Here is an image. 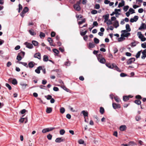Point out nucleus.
<instances>
[{"label":"nucleus","mask_w":146,"mask_h":146,"mask_svg":"<svg viewBox=\"0 0 146 146\" xmlns=\"http://www.w3.org/2000/svg\"><path fill=\"white\" fill-rule=\"evenodd\" d=\"M127 30H125L121 31V36L127 37L129 36L130 35V33H127Z\"/></svg>","instance_id":"1"},{"label":"nucleus","mask_w":146,"mask_h":146,"mask_svg":"<svg viewBox=\"0 0 146 146\" xmlns=\"http://www.w3.org/2000/svg\"><path fill=\"white\" fill-rule=\"evenodd\" d=\"M137 35L139 38L142 41H144L146 40V38L144 37L141 32H138Z\"/></svg>","instance_id":"2"},{"label":"nucleus","mask_w":146,"mask_h":146,"mask_svg":"<svg viewBox=\"0 0 146 146\" xmlns=\"http://www.w3.org/2000/svg\"><path fill=\"white\" fill-rule=\"evenodd\" d=\"M102 55L99 54L98 57V59L101 63L104 64L106 62V60L104 58H102Z\"/></svg>","instance_id":"3"},{"label":"nucleus","mask_w":146,"mask_h":146,"mask_svg":"<svg viewBox=\"0 0 146 146\" xmlns=\"http://www.w3.org/2000/svg\"><path fill=\"white\" fill-rule=\"evenodd\" d=\"M24 44L27 47L29 48L32 49L33 47L32 44L27 42H25Z\"/></svg>","instance_id":"4"},{"label":"nucleus","mask_w":146,"mask_h":146,"mask_svg":"<svg viewBox=\"0 0 146 146\" xmlns=\"http://www.w3.org/2000/svg\"><path fill=\"white\" fill-rule=\"evenodd\" d=\"M135 60V58H130L127 62V64H131Z\"/></svg>","instance_id":"5"},{"label":"nucleus","mask_w":146,"mask_h":146,"mask_svg":"<svg viewBox=\"0 0 146 146\" xmlns=\"http://www.w3.org/2000/svg\"><path fill=\"white\" fill-rule=\"evenodd\" d=\"M112 106L113 108L115 109L117 108H120L121 107L120 106L119 104L115 103H113Z\"/></svg>","instance_id":"6"},{"label":"nucleus","mask_w":146,"mask_h":146,"mask_svg":"<svg viewBox=\"0 0 146 146\" xmlns=\"http://www.w3.org/2000/svg\"><path fill=\"white\" fill-rule=\"evenodd\" d=\"M73 7L74 9L78 11H80L81 9V7L80 5H77L74 4L73 5Z\"/></svg>","instance_id":"7"},{"label":"nucleus","mask_w":146,"mask_h":146,"mask_svg":"<svg viewBox=\"0 0 146 146\" xmlns=\"http://www.w3.org/2000/svg\"><path fill=\"white\" fill-rule=\"evenodd\" d=\"M42 70V66H40L37 68V69L35 70V71L36 73L39 74L40 73V70Z\"/></svg>","instance_id":"8"},{"label":"nucleus","mask_w":146,"mask_h":146,"mask_svg":"<svg viewBox=\"0 0 146 146\" xmlns=\"http://www.w3.org/2000/svg\"><path fill=\"white\" fill-rule=\"evenodd\" d=\"M34 57L35 58H37L40 60V59L41 58L40 54L39 52L35 53L34 55Z\"/></svg>","instance_id":"9"},{"label":"nucleus","mask_w":146,"mask_h":146,"mask_svg":"<svg viewBox=\"0 0 146 146\" xmlns=\"http://www.w3.org/2000/svg\"><path fill=\"white\" fill-rule=\"evenodd\" d=\"M95 45L94 43L89 42V43L88 48L89 49L95 47Z\"/></svg>","instance_id":"10"},{"label":"nucleus","mask_w":146,"mask_h":146,"mask_svg":"<svg viewBox=\"0 0 146 146\" xmlns=\"http://www.w3.org/2000/svg\"><path fill=\"white\" fill-rule=\"evenodd\" d=\"M109 14H107L103 16V17H104V19H105L104 21V22H106L107 21V20H108V19L109 18Z\"/></svg>","instance_id":"11"},{"label":"nucleus","mask_w":146,"mask_h":146,"mask_svg":"<svg viewBox=\"0 0 146 146\" xmlns=\"http://www.w3.org/2000/svg\"><path fill=\"white\" fill-rule=\"evenodd\" d=\"M126 128V126L125 125H122L119 127V129L121 131H125Z\"/></svg>","instance_id":"12"},{"label":"nucleus","mask_w":146,"mask_h":146,"mask_svg":"<svg viewBox=\"0 0 146 146\" xmlns=\"http://www.w3.org/2000/svg\"><path fill=\"white\" fill-rule=\"evenodd\" d=\"M64 141V139H62L61 137H58L56 139L55 142L57 143H60Z\"/></svg>","instance_id":"13"},{"label":"nucleus","mask_w":146,"mask_h":146,"mask_svg":"<svg viewBox=\"0 0 146 146\" xmlns=\"http://www.w3.org/2000/svg\"><path fill=\"white\" fill-rule=\"evenodd\" d=\"M34 64H35V63L34 62L32 61L30 62L29 63L28 66L29 68H32L34 66Z\"/></svg>","instance_id":"14"},{"label":"nucleus","mask_w":146,"mask_h":146,"mask_svg":"<svg viewBox=\"0 0 146 146\" xmlns=\"http://www.w3.org/2000/svg\"><path fill=\"white\" fill-rule=\"evenodd\" d=\"M29 32L31 35L34 36L36 35V33L34 32V30L33 29L29 30Z\"/></svg>","instance_id":"15"},{"label":"nucleus","mask_w":146,"mask_h":146,"mask_svg":"<svg viewBox=\"0 0 146 146\" xmlns=\"http://www.w3.org/2000/svg\"><path fill=\"white\" fill-rule=\"evenodd\" d=\"M125 5V1L123 0H122L121 2L119 3L118 5V7H120L123 6Z\"/></svg>","instance_id":"16"},{"label":"nucleus","mask_w":146,"mask_h":146,"mask_svg":"<svg viewBox=\"0 0 146 146\" xmlns=\"http://www.w3.org/2000/svg\"><path fill=\"white\" fill-rule=\"evenodd\" d=\"M47 40L49 42L51 46H54V45H53L52 44L53 40L50 37L48 38L47 39Z\"/></svg>","instance_id":"17"},{"label":"nucleus","mask_w":146,"mask_h":146,"mask_svg":"<svg viewBox=\"0 0 146 146\" xmlns=\"http://www.w3.org/2000/svg\"><path fill=\"white\" fill-rule=\"evenodd\" d=\"M113 25L114 27L116 28H117V27H118L119 26V25L118 21L116 20L115 21V22L113 24Z\"/></svg>","instance_id":"18"},{"label":"nucleus","mask_w":146,"mask_h":146,"mask_svg":"<svg viewBox=\"0 0 146 146\" xmlns=\"http://www.w3.org/2000/svg\"><path fill=\"white\" fill-rule=\"evenodd\" d=\"M52 111V109L50 107H47L46 112L47 113H50Z\"/></svg>","instance_id":"19"},{"label":"nucleus","mask_w":146,"mask_h":146,"mask_svg":"<svg viewBox=\"0 0 146 146\" xmlns=\"http://www.w3.org/2000/svg\"><path fill=\"white\" fill-rule=\"evenodd\" d=\"M106 65L109 68H110L113 69V65L114 64H113L112 65H111L110 63H106Z\"/></svg>","instance_id":"20"},{"label":"nucleus","mask_w":146,"mask_h":146,"mask_svg":"<svg viewBox=\"0 0 146 146\" xmlns=\"http://www.w3.org/2000/svg\"><path fill=\"white\" fill-rule=\"evenodd\" d=\"M125 28L126 29L125 30H127V31L128 32H130L131 31V28L130 27L129 25V24H127L126 25Z\"/></svg>","instance_id":"21"},{"label":"nucleus","mask_w":146,"mask_h":146,"mask_svg":"<svg viewBox=\"0 0 146 146\" xmlns=\"http://www.w3.org/2000/svg\"><path fill=\"white\" fill-rule=\"evenodd\" d=\"M82 113L83 114V115L84 116V118H85L86 117L88 116V113L87 111L83 110L82 111Z\"/></svg>","instance_id":"22"},{"label":"nucleus","mask_w":146,"mask_h":146,"mask_svg":"<svg viewBox=\"0 0 146 146\" xmlns=\"http://www.w3.org/2000/svg\"><path fill=\"white\" fill-rule=\"evenodd\" d=\"M43 60L44 62H47L48 60V56L46 55H44L43 57Z\"/></svg>","instance_id":"23"},{"label":"nucleus","mask_w":146,"mask_h":146,"mask_svg":"<svg viewBox=\"0 0 146 146\" xmlns=\"http://www.w3.org/2000/svg\"><path fill=\"white\" fill-rule=\"evenodd\" d=\"M113 68L114 69V70H117V71H118V72H121V70H120L119 69V68H118V67L114 64V65H113Z\"/></svg>","instance_id":"24"},{"label":"nucleus","mask_w":146,"mask_h":146,"mask_svg":"<svg viewBox=\"0 0 146 146\" xmlns=\"http://www.w3.org/2000/svg\"><path fill=\"white\" fill-rule=\"evenodd\" d=\"M20 85L22 86V88L23 89H25L26 88V87L27 86V84H24L23 82H21L20 83Z\"/></svg>","instance_id":"25"},{"label":"nucleus","mask_w":146,"mask_h":146,"mask_svg":"<svg viewBox=\"0 0 146 146\" xmlns=\"http://www.w3.org/2000/svg\"><path fill=\"white\" fill-rule=\"evenodd\" d=\"M17 62H19V63L20 64H22L23 66H25L27 68L28 67V65H27V64L26 62H18L17 61Z\"/></svg>","instance_id":"26"},{"label":"nucleus","mask_w":146,"mask_h":146,"mask_svg":"<svg viewBox=\"0 0 146 146\" xmlns=\"http://www.w3.org/2000/svg\"><path fill=\"white\" fill-rule=\"evenodd\" d=\"M145 23H142L140 27L139 28V29L141 30L142 29H145Z\"/></svg>","instance_id":"27"},{"label":"nucleus","mask_w":146,"mask_h":146,"mask_svg":"<svg viewBox=\"0 0 146 146\" xmlns=\"http://www.w3.org/2000/svg\"><path fill=\"white\" fill-rule=\"evenodd\" d=\"M33 44L35 46H38V42L36 41L33 40L32 42Z\"/></svg>","instance_id":"28"},{"label":"nucleus","mask_w":146,"mask_h":146,"mask_svg":"<svg viewBox=\"0 0 146 146\" xmlns=\"http://www.w3.org/2000/svg\"><path fill=\"white\" fill-rule=\"evenodd\" d=\"M28 10L29 9L28 7H25L24 8L23 11L22 12L25 13V14L28 11Z\"/></svg>","instance_id":"29"},{"label":"nucleus","mask_w":146,"mask_h":146,"mask_svg":"<svg viewBox=\"0 0 146 146\" xmlns=\"http://www.w3.org/2000/svg\"><path fill=\"white\" fill-rule=\"evenodd\" d=\"M100 111L101 114H103L104 112V108L102 107H100Z\"/></svg>","instance_id":"30"},{"label":"nucleus","mask_w":146,"mask_h":146,"mask_svg":"<svg viewBox=\"0 0 146 146\" xmlns=\"http://www.w3.org/2000/svg\"><path fill=\"white\" fill-rule=\"evenodd\" d=\"M125 39V38L123 36H121L118 39V41L119 42H121Z\"/></svg>","instance_id":"31"},{"label":"nucleus","mask_w":146,"mask_h":146,"mask_svg":"<svg viewBox=\"0 0 146 146\" xmlns=\"http://www.w3.org/2000/svg\"><path fill=\"white\" fill-rule=\"evenodd\" d=\"M24 119H26V121L25 122V123H27V118H21V119H20L19 121L22 123H23L24 121Z\"/></svg>","instance_id":"32"},{"label":"nucleus","mask_w":146,"mask_h":146,"mask_svg":"<svg viewBox=\"0 0 146 146\" xmlns=\"http://www.w3.org/2000/svg\"><path fill=\"white\" fill-rule=\"evenodd\" d=\"M39 36L41 38H42L43 37L44 38L45 37V34L44 33L42 32H40Z\"/></svg>","instance_id":"33"},{"label":"nucleus","mask_w":146,"mask_h":146,"mask_svg":"<svg viewBox=\"0 0 146 146\" xmlns=\"http://www.w3.org/2000/svg\"><path fill=\"white\" fill-rule=\"evenodd\" d=\"M123 100L124 101H127L129 100V97L127 96H124L123 97Z\"/></svg>","instance_id":"34"},{"label":"nucleus","mask_w":146,"mask_h":146,"mask_svg":"<svg viewBox=\"0 0 146 146\" xmlns=\"http://www.w3.org/2000/svg\"><path fill=\"white\" fill-rule=\"evenodd\" d=\"M142 50H141L139 52H138L136 54V55L135 56L136 58H139L140 56L141 52Z\"/></svg>","instance_id":"35"},{"label":"nucleus","mask_w":146,"mask_h":146,"mask_svg":"<svg viewBox=\"0 0 146 146\" xmlns=\"http://www.w3.org/2000/svg\"><path fill=\"white\" fill-rule=\"evenodd\" d=\"M134 102L136 104L139 105L141 103V102L140 100H136L134 101Z\"/></svg>","instance_id":"36"},{"label":"nucleus","mask_w":146,"mask_h":146,"mask_svg":"<svg viewBox=\"0 0 146 146\" xmlns=\"http://www.w3.org/2000/svg\"><path fill=\"white\" fill-rule=\"evenodd\" d=\"M94 41L96 44H98L99 42V40L96 38H94Z\"/></svg>","instance_id":"37"},{"label":"nucleus","mask_w":146,"mask_h":146,"mask_svg":"<svg viewBox=\"0 0 146 146\" xmlns=\"http://www.w3.org/2000/svg\"><path fill=\"white\" fill-rule=\"evenodd\" d=\"M12 84L14 85H16L17 83V82L16 79H13L12 81Z\"/></svg>","instance_id":"38"},{"label":"nucleus","mask_w":146,"mask_h":146,"mask_svg":"<svg viewBox=\"0 0 146 146\" xmlns=\"http://www.w3.org/2000/svg\"><path fill=\"white\" fill-rule=\"evenodd\" d=\"M65 111V109L63 107L61 108L60 109V112L62 114Z\"/></svg>","instance_id":"39"},{"label":"nucleus","mask_w":146,"mask_h":146,"mask_svg":"<svg viewBox=\"0 0 146 146\" xmlns=\"http://www.w3.org/2000/svg\"><path fill=\"white\" fill-rule=\"evenodd\" d=\"M62 88L63 89L65 90L66 92H70V90L66 88L65 86H63Z\"/></svg>","instance_id":"40"},{"label":"nucleus","mask_w":146,"mask_h":146,"mask_svg":"<svg viewBox=\"0 0 146 146\" xmlns=\"http://www.w3.org/2000/svg\"><path fill=\"white\" fill-rule=\"evenodd\" d=\"M65 131L63 129H61L60 131V133L61 135H63L65 133Z\"/></svg>","instance_id":"41"},{"label":"nucleus","mask_w":146,"mask_h":146,"mask_svg":"<svg viewBox=\"0 0 146 146\" xmlns=\"http://www.w3.org/2000/svg\"><path fill=\"white\" fill-rule=\"evenodd\" d=\"M129 13H131V14L134 13H135V10L132 8H130L129 9Z\"/></svg>","instance_id":"42"},{"label":"nucleus","mask_w":146,"mask_h":146,"mask_svg":"<svg viewBox=\"0 0 146 146\" xmlns=\"http://www.w3.org/2000/svg\"><path fill=\"white\" fill-rule=\"evenodd\" d=\"M22 58L21 57V56L19 54H18L17 57V60L18 61H20L21 60Z\"/></svg>","instance_id":"43"},{"label":"nucleus","mask_w":146,"mask_h":146,"mask_svg":"<svg viewBox=\"0 0 146 146\" xmlns=\"http://www.w3.org/2000/svg\"><path fill=\"white\" fill-rule=\"evenodd\" d=\"M86 21V19H84L82 21H79L78 23V24L79 25H80L81 24H82L83 23H84Z\"/></svg>","instance_id":"44"},{"label":"nucleus","mask_w":146,"mask_h":146,"mask_svg":"<svg viewBox=\"0 0 146 146\" xmlns=\"http://www.w3.org/2000/svg\"><path fill=\"white\" fill-rule=\"evenodd\" d=\"M52 50L53 52L56 54H58L59 53V51L56 49H53Z\"/></svg>","instance_id":"45"},{"label":"nucleus","mask_w":146,"mask_h":146,"mask_svg":"<svg viewBox=\"0 0 146 146\" xmlns=\"http://www.w3.org/2000/svg\"><path fill=\"white\" fill-rule=\"evenodd\" d=\"M129 8V6L128 5L125 6H124L123 8V9L125 11H126Z\"/></svg>","instance_id":"46"},{"label":"nucleus","mask_w":146,"mask_h":146,"mask_svg":"<svg viewBox=\"0 0 146 146\" xmlns=\"http://www.w3.org/2000/svg\"><path fill=\"white\" fill-rule=\"evenodd\" d=\"M114 98L115 101L117 102H119V101H120L119 98L117 96H115L114 97Z\"/></svg>","instance_id":"47"},{"label":"nucleus","mask_w":146,"mask_h":146,"mask_svg":"<svg viewBox=\"0 0 146 146\" xmlns=\"http://www.w3.org/2000/svg\"><path fill=\"white\" fill-rule=\"evenodd\" d=\"M45 98H46L48 100L51 99L52 98V96L49 95L47 96H45Z\"/></svg>","instance_id":"48"},{"label":"nucleus","mask_w":146,"mask_h":146,"mask_svg":"<svg viewBox=\"0 0 146 146\" xmlns=\"http://www.w3.org/2000/svg\"><path fill=\"white\" fill-rule=\"evenodd\" d=\"M5 86L7 87L8 88L9 90H11V87L9 84L8 83H6L5 84Z\"/></svg>","instance_id":"49"},{"label":"nucleus","mask_w":146,"mask_h":146,"mask_svg":"<svg viewBox=\"0 0 146 146\" xmlns=\"http://www.w3.org/2000/svg\"><path fill=\"white\" fill-rule=\"evenodd\" d=\"M18 54L21 56H22L23 57H24L25 55V52L23 51H21Z\"/></svg>","instance_id":"50"},{"label":"nucleus","mask_w":146,"mask_h":146,"mask_svg":"<svg viewBox=\"0 0 146 146\" xmlns=\"http://www.w3.org/2000/svg\"><path fill=\"white\" fill-rule=\"evenodd\" d=\"M137 42H132L131 43V46L132 47H133L135 46H136V45H137Z\"/></svg>","instance_id":"51"},{"label":"nucleus","mask_w":146,"mask_h":146,"mask_svg":"<svg viewBox=\"0 0 146 146\" xmlns=\"http://www.w3.org/2000/svg\"><path fill=\"white\" fill-rule=\"evenodd\" d=\"M48 132V128L43 129H42V132L43 133H45Z\"/></svg>","instance_id":"52"},{"label":"nucleus","mask_w":146,"mask_h":146,"mask_svg":"<svg viewBox=\"0 0 146 146\" xmlns=\"http://www.w3.org/2000/svg\"><path fill=\"white\" fill-rule=\"evenodd\" d=\"M91 13L92 14H95L97 13L98 11L96 10H93L91 11Z\"/></svg>","instance_id":"53"},{"label":"nucleus","mask_w":146,"mask_h":146,"mask_svg":"<svg viewBox=\"0 0 146 146\" xmlns=\"http://www.w3.org/2000/svg\"><path fill=\"white\" fill-rule=\"evenodd\" d=\"M19 10L18 11L19 13L20 12V11L22 10L23 9V7L22 5H21L20 4H19Z\"/></svg>","instance_id":"54"},{"label":"nucleus","mask_w":146,"mask_h":146,"mask_svg":"<svg viewBox=\"0 0 146 146\" xmlns=\"http://www.w3.org/2000/svg\"><path fill=\"white\" fill-rule=\"evenodd\" d=\"M47 138L50 140L52 138V136L50 134H48L47 135Z\"/></svg>","instance_id":"55"},{"label":"nucleus","mask_w":146,"mask_h":146,"mask_svg":"<svg viewBox=\"0 0 146 146\" xmlns=\"http://www.w3.org/2000/svg\"><path fill=\"white\" fill-rule=\"evenodd\" d=\"M78 142L80 144H83L84 143V141L83 140L80 139L78 140Z\"/></svg>","instance_id":"56"},{"label":"nucleus","mask_w":146,"mask_h":146,"mask_svg":"<svg viewBox=\"0 0 146 146\" xmlns=\"http://www.w3.org/2000/svg\"><path fill=\"white\" fill-rule=\"evenodd\" d=\"M107 21H108V22H107V24L108 25H109L112 24L111 21L110 19L108 20Z\"/></svg>","instance_id":"57"},{"label":"nucleus","mask_w":146,"mask_h":146,"mask_svg":"<svg viewBox=\"0 0 146 146\" xmlns=\"http://www.w3.org/2000/svg\"><path fill=\"white\" fill-rule=\"evenodd\" d=\"M98 25V24L96 21H94L93 23V27H94V26H97Z\"/></svg>","instance_id":"58"},{"label":"nucleus","mask_w":146,"mask_h":146,"mask_svg":"<svg viewBox=\"0 0 146 146\" xmlns=\"http://www.w3.org/2000/svg\"><path fill=\"white\" fill-rule=\"evenodd\" d=\"M141 47L143 48H146V42H144L143 43H142L141 44Z\"/></svg>","instance_id":"59"},{"label":"nucleus","mask_w":146,"mask_h":146,"mask_svg":"<svg viewBox=\"0 0 146 146\" xmlns=\"http://www.w3.org/2000/svg\"><path fill=\"white\" fill-rule=\"evenodd\" d=\"M127 76V74L124 73H121L120 74V76L121 77H124Z\"/></svg>","instance_id":"60"},{"label":"nucleus","mask_w":146,"mask_h":146,"mask_svg":"<svg viewBox=\"0 0 146 146\" xmlns=\"http://www.w3.org/2000/svg\"><path fill=\"white\" fill-rule=\"evenodd\" d=\"M48 130V132L51 131L53 129H55V127H51L50 128H47Z\"/></svg>","instance_id":"61"},{"label":"nucleus","mask_w":146,"mask_h":146,"mask_svg":"<svg viewBox=\"0 0 146 146\" xmlns=\"http://www.w3.org/2000/svg\"><path fill=\"white\" fill-rule=\"evenodd\" d=\"M48 130V132L51 131L53 129H55V127H51L50 128H47Z\"/></svg>","instance_id":"62"},{"label":"nucleus","mask_w":146,"mask_h":146,"mask_svg":"<svg viewBox=\"0 0 146 146\" xmlns=\"http://www.w3.org/2000/svg\"><path fill=\"white\" fill-rule=\"evenodd\" d=\"M56 35V33L54 32L53 31L51 33V36L52 37H54Z\"/></svg>","instance_id":"63"},{"label":"nucleus","mask_w":146,"mask_h":146,"mask_svg":"<svg viewBox=\"0 0 146 146\" xmlns=\"http://www.w3.org/2000/svg\"><path fill=\"white\" fill-rule=\"evenodd\" d=\"M100 8V5L99 4H96L95 5V8L96 9H98Z\"/></svg>","instance_id":"64"}]
</instances>
